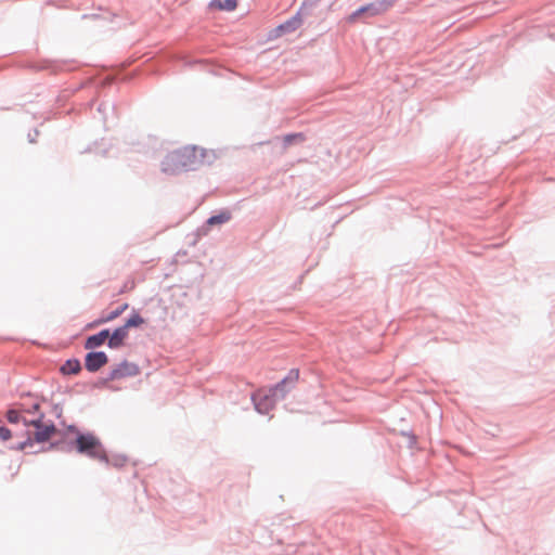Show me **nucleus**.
<instances>
[{"instance_id": "obj_2", "label": "nucleus", "mask_w": 555, "mask_h": 555, "mask_svg": "<svg viewBox=\"0 0 555 555\" xmlns=\"http://www.w3.org/2000/svg\"><path fill=\"white\" fill-rule=\"evenodd\" d=\"M75 448L78 453L85 454L93 460L107 461V454L100 438L92 433H77Z\"/></svg>"}, {"instance_id": "obj_1", "label": "nucleus", "mask_w": 555, "mask_h": 555, "mask_svg": "<svg viewBox=\"0 0 555 555\" xmlns=\"http://www.w3.org/2000/svg\"><path fill=\"white\" fill-rule=\"evenodd\" d=\"M203 157V153L195 146H184L169 153L163 162V171L178 173L182 170L193 169Z\"/></svg>"}, {"instance_id": "obj_6", "label": "nucleus", "mask_w": 555, "mask_h": 555, "mask_svg": "<svg viewBox=\"0 0 555 555\" xmlns=\"http://www.w3.org/2000/svg\"><path fill=\"white\" fill-rule=\"evenodd\" d=\"M298 377H299L298 371H291L289 374L284 379H282L279 384H276L274 386V388L272 389L271 396L276 397V396L281 395L282 397H284V395L286 392V385L287 384L294 385L298 380Z\"/></svg>"}, {"instance_id": "obj_7", "label": "nucleus", "mask_w": 555, "mask_h": 555, "mask_svg": "<svg viewBox=\"0 0 555 555\" xmlns=\"http://www.w3.org/2000/svg\"><path fill=\"white\" fill-rule=\"evenodd\" d=\"M128 337V330L125 326L116 328L112 335H109L108 346L111 348H117L121 346L125 339Z\"/></svg>"}, {"instance_id": "obj_19", "label": "nucleus", "mask_w": 555, "mask_h": 555, "mask_svg": "<svg viewBox=\"0 0 555 555\" xmlns=\"http://www.w3.org/2000/svg\"><path fill=\"white\" fill-rule=\"evenodd\" d=\"M11 438V431L7 427L0 426V439L7 441Z\"/></svg>"}, {"instance_id": "obj_12", "label": "nucleus", "mask_w": 555, "mask_h": 555, "mask_svg": "<svg viewBox=\"0 0 555 555\" xmlns=\"http://www.w3.org/2000/svg\"><path fill=\"white\" fill-rule=\"evenodd\" d=\"M231 219V214L229 211H222L219 215L212 216L207 220L209 225L222 224L228 222Z\"/></svg>"}, {"instance_id": "obj_4", "label": "nucleus", "mask_w": 555, "mask_h": 555, "mask_svg": "<svg viewBox=\"0 0 555 555\" xmlns=\"http://www.w3.org/2000/svg\"><path fill=\"white\" fill-rule=\"evenodd\" d=\"M107 363V356L103 351L89 352L86 356L85 366L89 372H96Z\"/></svg>"}, {"instance_id": "obj_3", "label": "nucleus", "mask_w": 555, "mask_h": 555, "mask_svg": "<svg viewBox=\"0 0 555 555\" xmlns=\"http://www.w3.org/2000/svg\"><path fill=\"white\" fill-rule=\"evenodd\" d=\"M139 373V369L135 364L129 362H122L112 370L109 374V379H121L125 377L134 376Z\"/></svg>"}, {"instance_id": "obj_10", "label": "nucleus", "mask_w": 555, "mask_h": 555, "mask_svg": "<svg viewBox=\"0 0 555 555\" xmlns=\"http://www.w3.org/2000/svg\"><path fill=\"white\" fill-rule=\"evenodd\" d=\"M209 5L211 9L232 11L236 8L237 0H211Z\"/></svg>"}, {"instance_id": "obj_20", "label": "nucleus", "mask_w": 555, "mask_h": 555, "mask_svg": "<svg viewBox=\"0 0 555 555\" xmlns=\"http://www.w3.org/2000/svg\"><path fill=\"white\" fill-rule=\"evenodd\" d=\"M39 408H40L39 403H35V404L33 405V410H34V411H38V410H39Z\"/></svg>"}, {"instance_id": "obj_13", "label": "nucleus", "mask_w": 555, "mask_h": 555, "mask_svg": "<svg viewBox=\"0 0 555 555\" xmlns=\"http://www.w3.org/2000/svg\"><path fill=\"white\" fill-rule=\"evenodd\" d=\"M383 10H379V9H376L373 4H369V5H365V7H362L360 8L359 10H357L351 16H350V21H356V18L358 16H360L362 13H365V12H370L371 15H377L382 12Z\"/></svg>"}, {"instance_id": "obj_16", "label": "nucleus", "mask_w": 555, "mask_h": 555, "mask_svg": "<svg viewBox=\"0 0 555 555\" xmlns=\"http://www.w3.org/2000/svg\"><path fill=\"white\" fill-rule=\"evenodd\" d=\"M128 308L127 304H124L119 308L112 311L107 317H105L102 322H109L116 318H118L126 309Z\"/></svg>"}, {"instance_id": "obj_9", "label": "nucleus", "mask_w": 555, "mask_h": 555, "mask_svg": "<svg viewBox=\"0 0 555 555\" xmlns=\"http://www.w3.org/2000/svg\"><path fill=\"white\" fill-rule=\"evenodd\" d=\"M302 24V20L299 15L292 17L286 23L279 26L278 31L288 33L296 30Z\"/></svg>"}, {"instance_id": "obj_5", "label": "nucleus", "mask_w": 555, "mask_h": 555, "mask_svg": "<svg viewBox=\"0 0 555 555\" xmlns=\"http://www.w3.org/2000/svg\"><path fill=\"white\" fill-rule=\"evenodd\" d=\"M30 424L37 428L35 438L38 442H44L49 440L55 433L54 425H42L40 420L31 421Z\"/></svg>"}, {"instance_id": "obj_17", "label": "nucleus", "mask_w": 555, "mask_h": 555, "mask_svg": "<svg viewBox=\"0 0 555 555\" xmlns=\"http://www.w3.org/2000/svg\"><path fill=\"white\" fill-rule=\"evenodd\" d=\"M7 418L10 423L15 424L21 421V414L16 410H9L7 413Z\"/></svg>"}, {"instance_id": "obj_18", "label": "nucleus", "mask_w": 555, "mask_h": 555, "mask_svg": "<svg viewBox=\"0 0 555 555\" xmlns=\"http://www.w3.org/2000/svg\"><path fill=\"white\" fill-rule=\"evenodd\" d=\"M296 140L302 141L304 140L302 134L301 133L288 134L284 138V141L286 144H291Z\"/></svg>"}, {"instance_id": "obj_15", "label": "nucleus", "mask_w": 555, "mask_h": 555, "mask_svg": "<svg viewBox=\"0 0 555 555\" xmlns=\"http://www.w3.org/2000/svg\"><path fill=\"white\" fill-rule=\"evenodd\" d=\"M144 323V320L138 314H132L127 322L125 323V327L128 330L129 327H137Z\"/></svg>"}, {"instance_id": "obj_14", "label": "nucleus", "mask_w": 555, "mask_h": 555, "mask_svg": "<svg viewBox=\"0 0 555 555\" xmlns=\"http://www.w3.org/2000/svg\"><path fill=\"white\" fill-rule=\"evenodd\" d=\"M260 393L256 395L254 397V401H255V406L256 409L261 412V413H266L268 411V408L272 405L273 401L271 398H269L268 396L263 397V400L264 401H268V405L258 401V398H259Z\"/></svg>"}, {"instance_id": "obj_11", "label": "nucleus", "mask_w": 555, "mask_h": 555, "mask_svg": "<svg viewBox=\"0 0 555 555\" xmlns=\"http://www.w3.org/2000/svg\"><path fill=\"white\" fill-rule=\"evenodd\" d=\"M81 366L78 360H68L61 367V371L64 374H77L80 371Z\"/></svg>"}, {"instance_id": "obj_8", "label": "nucleus", "mask_w": 555, "mask_h": 555, "mask_svg": "<svg viewBox=\"0 0 555 555\" xmlns=\"http://www.w3.org/2000/svg\"><path fill=\"white\" fill-rule=\"evenodd\" d=\"M109 337L108 330H103L100 333L90 336L86 341V348L92 349L99 347L104 344V341Z\"/></svg>"}]
</instances>
